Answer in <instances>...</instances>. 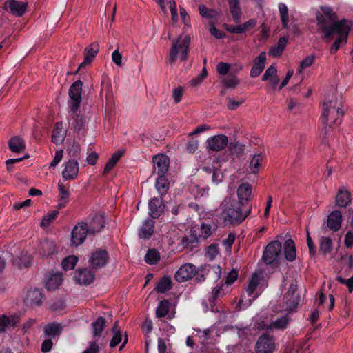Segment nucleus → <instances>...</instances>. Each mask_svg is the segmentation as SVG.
I'll use <instances>...</instances> for the list:
<instances>
[{"label": "nucleus", "instance_id": "nucleus-3", "mask_svg": "<svg viewBox=\"0 0 353 353\" xmlns=\"http://www.w3.org/2000/svg\"><path fill=\"white\" fill-rule=\"evenodd\" d=\"M261 279V273L259 272L252 275L236 305L239 310L246 309L262 293L265 287L260 284Z\"/></svg>", "mask_w": 353, "mask_h": 353}, {"label": "nucleus", "instance_id": "nucleus-61", "mask_svg": "<svg viewBox=\"0 0 353 353\" xmlns=\"http://www.w3.org/2000/svg\"><path fill=\"white\" fill-rule=\"evenodd\" d=\"M228 148L232 154H236L241 153L244 150V145L237 142L230 143Z\"/></svg>", "mask_w": 353, "mask_h": 353}, {"label": "nucleus", "instance_id": "nucleus-39", "mask_svg": "<svg viewBox=\"0 0 353 353\" xmlns=\"http://www.w3.org/2000/svg\"><path fill=\"white\" fill-rule=\"evenodd\" d=\"M232 17L234 21L238 22L242 15L239 0H228Z\"/></svg>", "mask_w": 353, "mask_h": 353}, {"label": "nucleus", "instance_id": "nucleus-1", "mask_svg": "<svg viewBox=\"0 0 353 353\" xmlns=\"http://www.w3.org/2000/svg\"><path fill=\"white\" fill-rule=\"evenodd\" d=\"M242 205L230 197H225L221 202L219 209L220 217L226 225H239L242 223L250 214L251 208L245 210L242 209Z\"/></svg>", "mask_w": 353, "mask_h": 353}, {"label": "nucleus", "instance_id": "nucleus-49", "mask_svg": "<svg viewBox=\"0 0 353 353\" xmlns=\"http://www.w3.org/2000/svg\"><path fill=\"white\" fill-rule=\"evenodd\" d=\"M159 260V252L155 249H150L145 256V262L150 265L157 263Z\"/></svg>", "mask_w": 353, "mask_h": 353}, {"label": "nucleus", "instance_id": "nucleus-19", "mask_svg": "<svg viewBox=\"0 0 353 353\" xmlns=\"http://www.w3.org/2000/svg\"><path fill=\"white\" fill-rule=\"evenodd\" d=\"M5 6L13 15L21 17L27 10L28 3L17 0H8L6 2Z\"/></svg>", "mask_w": 353, "mask_h": 353}, {"label": "nucleus", "instance_id": "nucleus-9", "mask_svg": "<svg viewBox=\"0 0 353 353\" xmlns=\"http://www.w3.org/2000/svg\"><path fill=\"white\" fill-rule=\"evenodd\" d=\"M88 232L90 231L87 223L77 224L71 232V244L74 246L81 245L85 241Z\"/></svg>", "mask_w": 353, "mask_h": 353}, {"label": "nucleus", "instance_id": "nucleus-38", "mask_svg": "<svg viewBox=\"0 0 353 353\" xmlns=\"http://www.w3.org/2000/svg\"><path fill=\"white\" fill-rule=\"evenodd\" d=\"M155 188L161 196H164L167 193L169 188V182L165 175H158Z\"/></svg>", "mask_w": 353, "mask_h": 353}, {"label": "nucleus", "instance_id": "nucleus-15", "mask_svg": "<svg viewBox=\"0 0 353 353\" xmlns=\"http://www.w3.org/2000/svg\"><path fill=\"white\" fill-rule=\"evenodd\" d=\"M79 166L77 160L70 159L65 163L62 171V177L64 180H74L77 178Z\"/></svg>", "mask_w": 353, "mask_h": 353}, {"label": "nucleus", "instance_id": "nucleus-55", "mask_svg": "<svg viewBox=\"0 0 353 353\" xmlns=\"http://www.w3.org/2000/svg\"><path fill=\"white\" fill-rule=\"evenodd\" d=\"M58 210H52L49 212L47 214H46L41 222V227H47L50 225V223L55 219L58 214Z\"/></svg>", "mask_w": 353, "mask_h": 353}, {"label": "nucleus", "instance_id": "nucleus-32", "mask_svg": "<svg viewBox=\"0 0 353 353\" xmlns=\"http://www.w3.org/2000/svg\"><path fill=\"white\" fill-rule=\"evenodd\" d=\"M104 217L102 214H96L89 223L88 230L90 233L100 232L104 227Z\"/></svg>", "mask_w": 353, "mask_h": 353}, {"label": "nucleus", "instance_id": "nucleus-25", "mask_svg": "<svg viewBox=\"0 0 353 353\" xmlns=\"http://www.w3.org/2000/svg\"><path fill=\"white\" fill-rule=\"evenodd\" d=\"M266 60V53L262 52L259 57L255 59L254 65L250 70V76L252 77H258L263 70L265 67V62Z\"/></svg>", "mask_w": 353, "mask_h": 353}, {"label": "nucleus", "instance_id": "nucleus-33", "mask_svg": "<svg viewBox=\"0 0 353 353\" xmlns=\"http://www.w3.org/2000/svg\"><path fill=\"white\" fill-rule=\"evenodd\" d=\"M284 255L286 260L292 262L296 259V253L295 243L293 240L288 239L285 241L283 245Z\"/></svg>", "mask_w": 353, "mask_h": 353}, {"label": "nucleus", "instance_id": "nucleus-57", "mask_svg": "<svg viewBox=\"0 0 353 353\" xmlns=\"http://www.w3.org/2000/svg\"><path fill=\"white\" fill-rule=\"evenodd\" d=\"M183 92L184 90L181 86H178L172 90V97L176 104L179 103L181 101L183 95Z\"/></svg>", "mask_w": 353, "mask_h": 353}, {"label": "nucleus", "instance_id": "nucleus-45", "mask_svg": "<svg viewBox=\"0 0 353 353\" xmlns=\"http://www.w3.org/2000/svg\"><path fill=\"white\" fill-rule=\"evenodd\" d=\"M199 11L200 14L207 19H216L219 16V13L216 10L208 9L204 5L199 6Z\"/></svg>", "mask_w": 353, "mask_h": 353}, {"label": "nucleus", "instance_id": "nucleus-28", "mask_svg": "<svg viewBox=\"0 0 353 353\" xmlns=\"http://www.w3.org/2000/svg\"><path fill=\"white\" fill-rule=\"evenodd\" d=\"M43 294L38 289H32L28 291L25 301L30 305H37L42 302Z\"/></svg>", "mask_w": 353, "mask_h": 353}, {"label": "nucleus", "instance_id": "nucleus-48", "mask_svg": "<svg viewBox=\"0 0 353 353\" xmlns=\"http://www.w3.org/2000/svg\"><path fill=\"white\" fill-rule=\"evenodd\" d=\"M105 324V319L103 317L97 318L92 324L93 329V335L94 336H100L102 333Z\"/></svg>", "mask_w": 353, "mask_h": 353}, {"label": "nucleus", "instance_id": "nucleus-35", "mask_svg": "<svg viewBox=\"0 0 353 353\" xmlns=\"http://www.w3.org/2000/svg\"><path fill=\"white\" fill-rule=\"evenodd\" d=\"M154 222L151 219L145 221L139 230V235L141 239H149L154 233Z\"/></svg>", "mask_w": 353, "mask_h": 353}, {"label": "nucleus", "instance_id": "nucleus-46", "mask_svg": "<svg viewBox=\"0 0 353 353\" xmlns=\"http://www.w3.org/2000/svg\"><path fill=\"white\" fill-rule=\"evenodd\" d=\"M221 84L230 89L235 88L239 84V80L236 76H228L220 79Z\"/></svg>", "mask_w": 353, "mask_h": 353}, {"label": "nucleus", "instance_id": "nucleus-27", "mask_svg": "<svg viewBox=\"0 0 353 353\" xmlns=\"http://www.w3.org/2000/svg\"><path fill=\"white\" fill-rule=\"evenodd\" d=\"M8 147L14 153H20L26 149L25 141L19 136H14L8 141Z\"/></svg>", "mask_w": 353, "mask_h": 353}, {"label": "nucleus", "instance_id": "nucleus-5", "mask_svg": "<svg viewBox=\"0 0 353 353\" xmlns=\"http://www.w3.org/2000/svg\"><path fill=\"white\" fill-rule=\"evenodd\" d=\"M190 44V37L182 34L172 39V46L167 59L168 63L172 65L177 61L184 62L188 59Z\"/></svg>", "mask_w": 353, "mask_h": 353}, {"label": "nucleus", "instance_id": "nucleus-44", "mask_svg": "<svg viewBox=\"0 0 353 353\" xmlns=\"http://www.w3.org/2000/svg\"><path fill=\"white\" fill-rule=\"evenodd\" d=\"M332 250V241L329 237L322 236L319 243V250L324 254L330 253Z\"/></svg>", "mask_w": 353, "mask_h": 353}, {"label": "nucleus", "instance_id": "nucleus-7", "mask_svg": "<svg viewBox=\"0 0 353 353\" xmlns=\"http://www.w3.org/2000/svg\"><path fill=\"white\" fill-rule=\"evenodd\" d=\"M82 86V82L80 80H77L73 83L69 88V100L68 104L72 114H75L77 112L81 102Z\"/></svg>", "mask_w": 353, "mask_h": 353}, {"label": "nucleus", "instance_id": "nucleus-17", "mask_svg": "<svg viewBox=\"0 0 353 353\" xmlns=\"http://www.w3.org/2000/svg\"><path fill=\"white\" fill-rule=\"evenodd\" d=\"M108 259V252L104 250H99L91 254L89 262L93 268H101L107 263Z\"/></svg>", "mask_w": 353, "mask_h": 353}, {"label": "nucleus", "instance_id": "nucleus-36", "mask_svg": "<svg viewBox=\"0 0 353 353\" xmlns=\"http://www.w3.org/2000/svg\"><path fill=\"white\" fill-rule=\"evenodd\" d=\"M18 323V318L15 316H0V333L3 332L6 328L14 327Z\"/></svg>", "mask_w": 353, "mask_h": 353}, {"label": "nucleus", "instance_id": "nucleus-52", "mask_svg": "<svg viewBox=\"0 0 353 353\" xmlns=\"http://www.w3.org/2000/svg\"><path fill=\"white\" fill-rule=\"evenodd\" d=\"M41 254L43 256H48L56 251V246L53 242L45 241L41 244Z\"/></svg>", "mask_w": 353, "mask_h": 353}, {"label": "nucleus", "instance_id": "nucleus-59", "mask_svg": "<svg viewBox=\"0 0 353 353\" xmlns=\"http://www.w3.org/2000/svg\"><path fill=\"white\" fill-rule=\"evenodd\" d=\"M219 253V246L216 243L211 244L206 249L205 255L210 259H213Z\"/></svg>", "mask_w": 353, "mask_h": 353}, {"label": "nucleus", "instance_id": "nucleus-64", "mask_svg": "<svg viewBox=\"0 0 353 353\" xmlns=\"http://www.w3.org/2000/svg\"><path fill=\"white\" fill-rule=\"evenodd\" d=\"M52 345H53V343H52L51 339H45L41 344V352L43 353L49 352L51 350Z\"/></svg>", "mask_w": 353, "mask_h": 353}, {"label": "nucleus", "instance_id": "nucleus-13", "mask_svg": "<svg viewBox=\"0 0 353 353\" xmlns=\"http://www.w3.org/2000/svg\"><path fill=\"white\" fill-rule=\"evenodd\" d=\"M274 347V339L266 334L261 336L256 343V353H272Z\"/></svg>", "mask_w": 353, "mask_h": 353}, {"label": "nucleus", "instance_id": "nucleus-10", "mask_svg": "<svg viewBox=\"0 0 353 353\" xmlns=\"http://www.w3.org/2000/svg\"><path fill=\"white\" fill-rule=\"evenodd\" d=\"M282 249V245L279 241H273L265 248L263 259L266 264L272 263L279 256Z\"/></svg>", "mask_w": 353, "mask_h": 353}, {"label": "nucleus", "instance_id": "nucleus-23", "mask_svg": "<svg viewBox=\"0 0 353 353\" xmlns=\"http://www.w3.org/2000/svg\"><path fill=\"white\" fill-rule=\"evenodd\" d=\"M343 216L339 210L332 211L327 216V225L332 231L339 230L342 224Z\"/></svg>", "mask_w": 353, "mask_h": 353}, {"label": "nucleus", "instance_id": "nucleus-30", "mask_svg": "<svg viewBox=\"0 0 353 353\" xmlns=\"http://www.w3.org/2000/svg\"><path fill=\"white\" fill-rule=\"evenodd\" d=\"M63 281L62 274L55 272L50 274L46 282V287L48 290L57 289Z\"/></svg>", "mask_w": 353, "mask_h": 353}, {"label": "nucleus", "instance_id": "nucleus-11", "mask_svg": "<svg viewBox=\"0 0 353 353\" xmlns=\"http://www.w3.org/2000/svg\"><path fill=\"white\" fill-rule=\"evenodd\" d=\"M153 173L157 175H165L168 170L170 159L165 154L154 155L152 158Z\"/></svg>", "mask_w": 353, "mask_h": 353}, {"label": "nucleus", "instance_id": "nucleus-31", "mask_svg": "<svg viewBox=\"0 0 353 353\" xmlns=\"http://www.w3.org/2000/svg\"><path fill=\"white\" fill-rule=\"evenodd\" d=\"M66 130L63 129L62 123H57L52 134V141L55 144H61L65 139Z\"/></svg>", "mask_w": 353, "mask_h": 353}, {"label": "nucleus", "instance_id": "nucleus-43", "mask_svg": "<svg viewBox=\"0 0 353 353\" xmlns=\"http://www.w3.org/2000/svg\"><path fill=\"white\" fill-rule=\"evenodd\" d=\"M118 324V321H116L112 327L113 337L111 339L110 343L111 347H115L121 342L122 340V335L120 329L119 328Z\"/></svg>", "mask_w": 353, "mask_h": 353}, {"label": "nucleus", "instance_id": "nucleus-12", "mask_svg": "<svg viewBox=\"0 0 353 353\" xmlns=\"http://www.w3.org/2000/svg\"><path fill=\"white\" fill-rule=\"evenodd\" d=\"M207 148L218 152L221 151L228 145V138L224 134H217L209 137L206 141Z\"/></svg>", "mask_w": 353, "mask_h": 353}, {"label": "nucleus", "instance_id": "nucleus-56", "mask_svg": "<svg viewBox=\"0 0 353 353\" xmlns=\"http://www.w3.org/2000/svg\"><path fill=\"white\" fill-rule=\"evenodd\" d=\"M208 265L201 267L199 268H195V273H194L193 276H195V279L197 281L202 282L205 279V275L207 274V272H208Z\"/></svg>", "mask_w": 353, "mask_h": 353}, {"label": "nucleus", "instance_id": "nucleus-22", "mask_svg": "<svg viewBox=\"0 0 353 353\" xmlns=\"http://www.w3.org/2000/svg\"><path fill=\"white\" fill-rule=\"evenodd\" d=\"M265 154L264 151H255L252 154L249 163V169L250 172L252 174H256L259 172V169L265 160Z\"/></svg>", "mask_w": 353, "mask_h": 353}, {"label": "nucleus", "instance_id": "nucleus-26", "mask_svg": "<svg viewBox=\"0 0 353 353\" xmlns=\"http://www.w3.org/2000/svg\"><path fill=\"white\" fill-rule=\"evenodd\" d=\"M252 194V187L249 183H242L237 189L238 203L244 205L250 198Z\"/></svg>", "mask_w": 353, "mask_h": 353}, {"label": "nucleus", "instance_id": "nucleus-2", "mask_svg": "<svg viewBox=\"0 0 353 353\" xmlns=\"http://www.w3.org/2000/svg\"><path fill=\"white\" fill-rule=\"evenodd\" d=\"M337 14L333 8L328 6H322L320 10L316 12V20L318 28L323 34V37L329 41L333 39V30L335 25L345 23L346 25H352V22L346 19L336 21Z\"/></svg>", "mask_w": 353, "mask_h": 353}, {"label": "nucleus", "instance_id": "nucleus-62", "mask_svg": "<svg viewBox=\"0 0 353 353\" xmlns=\"http://www.w3.org/2000/svg\"><path fill=\"white\" fill-rule=\"evenodd\" d=\"M344 243L347 248H353V231L347 230L344 238Z\"/></svg>", "mask_w": 353, "mask_h": 353}, {"label": "nucleus", "instance_id": "nucleus-6", "mask_svg": "<svg viewBox=\"0 0 353 353\" xmlns=\"http://www.w3.org/2000/svg\"><path fill=\"white\" fill-rule=\"evenodd\" d=\"M341 103L336 96L325 99L323 104L322 121L327 125L339 124L343 115Z\"/></svg>", "mask_w": 353, "mask_h": 353}, {"label": "nucleus", "instance_id": "nucleus-4", "mask_svg": "<svg viewBox=\"0 0 353 353\" xmlns=\"http://www.w3.org/2000/svg\"><path fill=\"white\" fill-rule=\"evenodd\" d=\"M290 321L288 314H274L270 317L264 318L263 316L256 315L253 319L254 327L266 332H273L285 329Z\"/></svg>", "mask_w": 353, "mask_h": 353}, {"label": "nucleus", "instance_id": "nucleus-8", "mask_svg": "<svg viewBox=\"0 0 353 353\" xmlns=\"http://www.w3.org/2000/svg\"><path fill=\"white\" fill-rule=\"evenodd\" d=\"M352 26V25H346L344 22L335 25V29L333 30V36L334 34L337 35V39L330 48L331 53H336L339 49L341 45L343 43L347 42Z\"/></svg>", "mask_w": 353, "mask_h": 353}, {"label": "nucleus", "instance_id": "nucleus-42", "mask_svg": "<svg viewBox=\"0 0 353 353\" xmlns=\"http://www.w3.org/2000/svg\"><path fill=\"white\" fill-rule=\"evenodd\" d=\"M122 155L123 152L121 151H117L114 153L105 164L103 173L108 174L110 170H112Z\"/></svg>", "mask_w": 353, "mask_h": 353}, {"label": "nucleus", "instance_id": "nucleus-47", "mask_svg": "<svg viewBox=\"0 0 353 353\" xmlns=\"http://www.w3.org/2000/svg\"><path fill=\"white\" fill-rule=\"evenodd\" d=\"M170 302L167 300L160 301L156 309V315L157 317L165 316L170 309Z\"/></svg>", "mask_w": 353, "mask_h": 353}, {"label": "nucleus", "instance_id": "nucleus-63", "mask_svg": "<svg viewBox=\"0 0 353 353\" xmlns=\"http://www.w3.org/2000/svg\"><path fill=\"white\" fill-rule=\"evenodd\" d=\"M238 278V272L236 270L230 271L226 277L225 285L228 286L234 283Z\"/></svg>", "mask_w": 353, "mask_h": 353}, {"label": "nucleus", "instance_id": "nucleus-50", "mask_svg": "<svg viewBox=\"0 0 353 353\" xmlns=\"http://www.w3.org/2000/svg\"><path fill=\"white\" fill-rule=\"evenodd\" d=\"M314 59H315V56L314 54H311V55L307 56L302 61H301L300 63H299V66L297 69V73L301 74L305 68L312 66V64L314 63Z\"/></svg>", "mask_w": 353, "mask_h": 353}, {"label": "nucleus", "instance_id": "nucleus-41", "mask_svg": "<svg viewBox=\"0 0 353 353\" xmlns=\"http://www.w3.org/2000/svg\"><path fill=\"white\" fill-rule=\"evenodd\" d=\"M278 8L282 26L283 28H287L289 23L288 8L284 3H279Z\"/></svg>", "mask_w": 353, "mask_h": 353}, {"label": "nucleus", "instance_id": "nucleus-21", "mask_svg": "<svg viewBox=\"0 0 353 353\" xmlns=\"http://www.w3.org/2000/svg\"><path fill=\"white\" fill-rule=\"evenodd\" d=\"M149 214L153 219L159 218L165 210L162 196L159 198H153L148 204Z\"/></svg>", "mask_w": 353, "mask_h": 353}, {"label": "nucleus", "instance_id": "nucleus-54", "mask_svg": "<svg viewBox=\"0 0 353 353\" xmlns=\"http://www.w3.org/2000/svg\"><path fill=\"white\" fill-rule=\"evenodd\" d=\"M78 261V258L75 256H69L65 258L62 261V268L65 270H72L74 268Z\"/></svg>", "mask_w": 353, "mask_h": 353}, {"label": "nucleus", "instance_id": "nucleus-14", "mask_svg": "<svg viewBox=\"0 0 353 353\" xmlns=\"http://www.w3.org/2000/svg\"><path fill=\"white\" fill-rule=\"evenodd\" d=\"M196 266L192 263L183 264L175 273V279L178 282H185L192 279L195 273Z\"/></svg>", "mask_w": 353, "mask_h": 353}, {"label": "nucleus", "instance_id": "nucleus-37", "mask_svg": "<svg viewBox=\"0 0 353 353\" xmlns=\"http://www.w3.org/2000/svg\"><path fill=\"white\" fill-rule=\"evenodd\" d=\"M288 40V38L286 37L280 38L278 43L270 49L269 54L274 57L281 56L286 46Z\"/></svg>", "mask_w": 353, "mask_h": 353}, {"label": "nucleus", "instance_id": "nucleus-58", "mask_svg": "<svg viewBox=\"0 0 353 353\" xmlns=\"http://www.w3.org/2000/svg\"><path fill=\"white\" fill-rule=\"evenodd\" d=\"M276 67L274 65H272L265 70L264 74L263 75L262 80L268 81V79H270V78L276 77Z\"/></svg>", "mask_w": 353, "mask_h": 353}, {"label": "nucleus", "instance_id": "nucleus-16", "mask_svg": "<svg viewBox=\"0 0 353 353\" xmlns=\"http://www.w3.org/2000/svg\"><path fill=\"white\" fill-rule=\"evenodd\" d=\"M296 286L290 285L288 294L284 296V311L292 312L299 305V299L297 295H295Z\"/></svg>", "mask_w": 353, "mask_h": 353}, {"label": "nucleus", "instance_id": "nucleus-51", "mask_svg": "<svg viewBox=\"0 0 353 353\" xmlns=\"http://www.w3.org/2000/svg\"><path fill=\"white\" fill-rule=\"evenodd\" d=\"M87 122L88 118L82 115H77L72 125L74 130L77 131L78 133H79L82 130H84Z\"/></svg>", "mask_w": 353, "mask_h": 353}, {"label": "nucleus", "instance_id": "nucleus-40", "mask_svg": "<svg viewBox=\"0 0 353 353\" xmlns=\"http://www.w3.org/2000/svg\"><path fill=\"white\" fill-rule=\"evenodd\" d=\"M172 288V280L170 276H163L157 283L155 290L159 293H164Z\"/></svg>", "mask_w": 353, "mask_h": 353}, {"label": "nucleus", "instance_id": "nucleus-53", "mask_svg": "<svg viewBox=\"0 0 353 353\" xmlns=\"http://www.w3.org/2000/svg\"><path fill=\"white\" fill-rule=\"evenodd\" d=\"M225 285V284H222L221 286L214 288L211 293V297L209 299L210 303L214 301L216 299L224 296L228 292V290L224 289Z\"/></svg>", "mask_w": 353, "mask_h": 353}, {"label": "nucleus", "instance_id": "nucleus-29", "mask_svg": "<svg viewBox=\"0 0 353 353\" xmlns=\"http://www.w3.org/2000/svg\"><path fill=\"white\" fill-rule=\"evenodd\" d=\"M58 191L59 199L57 208L59 209H61L64 208L68 203L70 192L68 188H66L65 185L60 181L58 183Z\"/></svg>", "mask_w": 353, "mask_h": 353}, {"label": "nucleus", "instance_id": "nucleus-60", "mask_svg": "<svg viewBox=\"0 0 353 353\" xmlns=\"http://www.w3.org/2000/svg\"><path fill=\"white\" fill-rule=\"evenodd\" d=\"M231 68L232 65L228 63L219 62L216 66V71L219 74L224 76L228 74Z\"/></svg>", "mask_w": 353, "mask_h": 353}, {"label": "nucleus", "instance_id": "nucleus-18", "mask_svg": "<svg viewBox=\"0 0 353 353\" xmlns=\"http://www.w3.org/2000/svg\"><path fill=\"white\" fill-rule=\"evenodd\" d=\"M99 51V44L97 42H93L84 49V59L83 62L79 66L77 72L80 68L90 64L94 59Z\"/></svg>", "mask_w": 353, "mask_h": 353}, {"label": "nucleus", "instance_id": "nucleus-20", "mask_svg": "<svg viewBox=\"0 0 353 353\" xmlns=\"http://www.w3.org/2000/svg\"><path fill=\"white\" fill-rule=\"evenodd\" d=\"M74 279L80 285H90L94 279V273L87 268L78 269L76 270Z\"/></svg>", "mask_w": 353, "mask_h": 353}, {"label": "nucleus", "instance_id": "nucleus-24", "mask_svg": "<svg viewBox=\"0 0 353 353\" xmlns=\"http://www.w3.org/2000/svg\"><path fill=\"white\" fill-rule=\"evenodd\" d=\"M351 201L350 193L345 186L339 188L336 198V205L340 208H346Z\"/></svg>", "mask_w": 353, "mask_h": 353}, {"label": "nucleus", "instance_id": "nucleus-34", "mask_svg": "<svg viewBox=\"0 0 353 353\" xmlns=\"http://www.w3.org/2000/svg\"><path fill=\"white\" fill-rule=\"evenodd\" d=\"M62 326L60 323H49L44 327L43 333L46 337L50 339L55 338L59 336L62 332Z\"/></svg>", "mask_w": 353, "mask_h": 353}]
</instances>
